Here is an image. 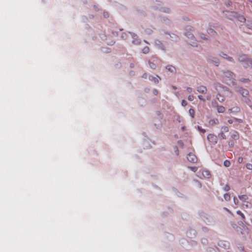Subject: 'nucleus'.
Masks as SVG:
<instances>
[{
	"label": "nucleus",
	"mask_w": 252,
	"mask_h": 252,
	"mask_svg": "<svg viewBox=\"0 0 252 252\" xmlns=\"http://www.w3.org/2000/svg\"><path fill=\"white\" fill-rule=\"evenodd\" d=\"M214 86L218 92L216 95L217 99L220 102H223L225 100V97L230 94V92L227 88L223 87L219 83H216Z\"/></svg>",
	"instance_id": "obj_1"
},
{
	"label": "nucleus",
	"mask_w": 252,
	"mask_h": 252,
	"mask_svg": "<svg viewBox=\"0 0 252 252\" xmlns=\"http://www.w3.org/2000/svg\"><path fill=\"white\" fill-rule=\"evenodd\" d=\"M238 60L242 63L243 67L245 68L249 67L248 63L250 62V59L245 54L240 55L238 57Z\"/></svg>",
	"instance_id": "obj_2"
},
{
	"label": "nucleus",
	"mask_w": 252,
	"mask_h": 252,
	"mask_svg": "<svg viewBox=\"0 0 252 252\" xmlns=\"http://www.w3.org/2000/svg\"><path fill=\"white\" fill-rule=\"evenodd\" d=\"M238 92H239L240 94H242V96L245 98V99L243 100L249 105H250L251 103V100L247 97L249 94V91L245 89L240 88L238 90Z\"/></svg>",
	"instance_id": "obj_3"
},
{
	"label": "nucleus",
	"mask_w": 252,
	"mask_h": 252,
	"mask_svg": "<svg viewBox=\"0 0 252 252\" xmlns=\"http://www.w3.org/2000/svg\"><path fill=\"white\" fill-rule=\"evenodd\" d=\"M186 35L189 38V40L188 41V43L193 46H197V43L196 41L194 39V35L189 32H187L186 33Z\"/></svg>",
	"instance_id": "obj_4"
},
{
	"label": "nucleus",
	"mask_w": 252,
	"mask_h": 252,
	"mask_svg": "<svg viewBox=\"0 0 252 252\" xmlns=\"http://www.w3.org/2000/svg\"><path fill=\"white\" fill-rule=\"evenodd\" d=\"M235 77V74L230 71H226L223 72V77L226 78H228L229 80H231V79H234V77ZM224 81L227 82V83H228L227 81L228 80L227 79H225Z\"/></svg>",
	"instance_id": "obj_5"
},
{
	"label": "nucleus",
	"mask_w": 252,
	"mask_h": 252,
	"mask_svg": "<svg viewBox=\"0 0 252 252\" xmlns=\"http://www.w3.org/2000/svg\"><path fill=\"white\" fill-rule=\"evenodd\" d=\"M188 160L192 163H195L197 161L196 156L193 153H189L187 156Z\"/></svg>",
	"instance_id": "obj_6"
},
{
	"label": "nucleus",
	"mask_w": 252,
	"mask_h": 252,
	"mask_svg": "<svg viewBox=\"0 0 252 252\" xmlns=\"http://www.w3.org/2000/svg\"><path fill=\"white\" fill-rule=\"evenodd\" d=\"M197 91L202 94H206L207 92V88L203 85L198 86L196 88Z\"/></svg>",
	"instance_id": "obj_7"
},
{
	"label": "nucleus",
	"mask_w": 252,
	"mask_h": 252,
	"mask_svg": "<svg viewBox=\"0 0 252 252\" xmlns=\"http://www.w3.org/2000/svg\"><path fill=\"white\" fill-rule=\"evenodd\" d=\"M228 130V127H222L221 132L219 134V136L222 139H226V136L224 135V132H227Z\"/></svg>",
	"instance_id": "obj_8"
},
{
	"label": "nucleus",
	"mask_w": 252,
	"mask_h": 252,
	"mask_svg": "<svg viewBox=\"0 0 252 252\" xmlns=\"http://www.w3.org/2000/svg\"><path fill=\"white\" fill-rule=\"evenodd\" d=\"M208 140L212 143L215 144L217 142V137L215 135L210 134L207 136Z\"/></svg>",
	"instance_id": "obj_9"
},
{
	"label": "nucleus",
	"mask_w": 252,
	"mask_h": 252,
	"mask_svg": "<svg viewBox=\"0 0 252 252\" xmlns=\"http://www.w3.org/2000/svg\"><path fill=\"white\" fill-rule=\"evenodd\" d=\"M242 122L243 120L242 119H237L235 118L228 120V123L229 124L238 125L239 124L242 123Z\"/></svg>",
	"instance_id": "obj_10"
},
{
	"label": "nucleus",
	"mask_w": 252,
	"mask_h": 252,
	"mask_svg": "<svg viewBox=\"0 0 252 252\" xmlns=\"http://www.w3.org/2000/svg\"><path fill=\"white\" fill-rule=\"evenodd\" d=\"M238 198L242 202L248 203V200L249 199L248 196L246 194H243L238 196Z\"/></svg>",
	"instance_id": "obj_11"
},
{
	"label": "nucleus",
	"mask_w": 252,
	"mask_h": 252,
	"mask_svg": "<svg viewBox=\"0 0 252 252\" xmlns=\"http://www.w3.org/2000/svg\"><path fill=\"white\" fill-rule=\"evenodd\" d=\"M149 79L150 81H154L155 83H158L159 82V80L160 79V77L158 76H157L156 77H154L152 76H149Z\"/></svg>",
	"instance_id": "obj_12"
},
{
	"label": "nucleus",
	"mask_w": 252,
	"mask_h": 252,
	"mask_svg": "<svg viewBox=\"0 0 252 252\" xmlns=\"http://www.w3.org/2000/svg\"><path fill=\"white\" fill-rule=\"evenodd\" d=\"M198 98L201 101L205 102L206 100H210L211 98V96L210 95L208 94L206 96V98L202 95H198Z\"/></svg>",
	"instance_id": "obj_13"
},
{
	"label": "nucleus",
	"mask_w": 252,
	"mask_h": 252,
	"mask_svg": "<svg viewBox=\"0 0 252 252\" xmlns=\"http://www.w3.org/2000/svg\"><path fill=\"white\" fill-rule=\"evenodd\" d=\"M202 176L206 178H209L211 177V174L210 172L207 170H203L202 171Z\"/></svg>",
	"instance_id": "obj_14"
},
{
	"label": "nucleus",
	"mask_w": 252,
	"mask_h": 252,
	"mask_svg": "<svg viewBox=\"0 0 252 252\" xmlns=\"http://www.w3.org/2000/svg\"><path fill=\"white\" fill-rule=\"evenodd\" d=\"M220 55L221 57H222L223 58H225V59H226L228 61L233 62V59L232 57H231L228 56L226 54H224L223 53H221L220 54Z\"/></svg>",
	"instance_id": "obj_15"
},
{
	"label": "nucleus",
	"mask_w": 252,
	"mask_h": 252,
	"mask_svg": "<svg viewBox=\"0 0 252 252\" xmlns=\"http://www.w3.org/2000/svg\"><path fill=\"white\" fill-rule=\"evenodd\" d=\"M240 109L238 106L234 107L231 109H228V111L229 113H238L240 112Z\"/></svg>",
	"instance_id": "obj_16"
},
{
	"label": "nucleus",
	"mask_w": 252,
	"mask_h": 252,
	"mask_svg": "<svg viewBox=\"0 0 252 252\" xmlns=\"http://www.w3.org/2000/svg\"><path fill=\"white\" fill-rule=\"evenodd\" d=\"M209 125L211 126L217 125L219 124V120L217 119H213L210 120Z\"/></svg>",
	"instance_id": "obj_17"
},
{
	"label": "nucleus",
	"mask_w": 252,
	"mask_h": 252,
	"mask_svg": "<svg viewBox=\"0 0 252 252\" xmlns=\"http://www.w3.org/2000/svg\"><path fill=\"white\" fill-rule=\"evenodd\" d=\"M225 108L224 106L221 105L217 106V111L219 113H223L225 111Z\"/></svg>",
	"instance_id": "obj_18"
},
{
	"label": "nucleus",
	"mask_w": 252,
	"mask_h": 252,
	"mask_svg": "<svg viewBox=\"0 0 252 252\" xmlns=\"http://www.w3.org/2000/svg\"><path fill=\"white\" fill-rule=\"evenodd\" d=\"M207 32L209 34L212 36H215L217 34L216 32L212 29H208Z\"/></svg>",
	"instance_id": "obj_19"
},
{
	"label": "nucleus",
	"mask_w": 252,
	"mask_h": 252,
	"mask_svg": "<svg viewBox=\"0 0 252 252\" xmlns=\"http://www.w3.org/2000/svg\"><path fill=\"white\" fill-rule=\"evenodd\" d=\"M166 69H168L171 72H174L175 71V68L172 65H167L166 66Z\"/></svg>",
	"instance_id": "obj_20"
},
{
	"label": "nucleus",
	"mask_w": 252,
	"mask_h": 252,
	"mask_svg": "<svg viewBox=\"0 0 252 252\" xmlns=\"http://www.w3.org/2000/svg\"><path fill=\"white\" fill-rule=\"evenodd\" d=\"M189 115L192 118H193L194 117L195 115V111L193 109L190 108L189 110Z\"/></svg>",
	"instance_id": "obj_21"
},
{
	"label": "nucleus",
	"mask_w": 252,
	"mask_h": 252,
	"mask_svg": "<svg viewBox=\"0 0 252 252\" xmlns=\"http://www.w3.org/2000/svg\"><path fill=\"white\" fill-rule=\"evenodd\" d=\"M224 198L226 201H228L231 199V196L229 193H225L224 194Z\"/></svg>",
	"instance_id": "obj_22"
},
{
	"label": "nucleus",
	"mask_w": 252,
	"mask_h": 252,
	"mask_svg": "<svg viewBox=\"0 0 252 252\" xmlns=\"http://www.w3.org/2000/svg\"><path fill=\"white\" fill-rule=\"evenodd\" d=\"M237 214L238 215H240V216H241V218H242V219L243 220H245V216H244V215L243 214V213H242L241 212V211H237Z\"/></svg>",
	"instance_id": "obj_23"
},
{
	"label": "nucleus",
	"mask_w": 252,
	"mask_h": 252,
	"mask_svg": "<svg viewBox=\"0 0 252 252\" xmlns=\"http://www.w3.org/2000/svg\"><path fill=\"white\" fill-rule=\"evenodd\" d=\"M231 137L235 139H237L239 138V135L238 132H235L234 134L231 135Z\"/></svg>",
	"instance_id": "obj_24"
},
{
	"label": "nucleus",
	"mask_w": 252,
	"mask_h": 252,
	"mask_svg": "<svg viewBox=\"0 0 252 252\" xmlns=\"http://www.w3.org/2000/svg\"><path fill=\"white\" fill-rule=\"evenodd\" d=\"M223 164L225 167H229L230 165V162L228 160H225L224 161Z\"/></svg>",
	"instance_id": "obj_25"
},
{
	"label": "nucleus",
	"mask_w": 252,
	"mask_h": 252,
	"mask_svg": "<svg viewBox=\"0 0 252 252\" xmlns=\"http://www.w3.org/2000/svg\"><path fill=\"white\" fill-rule=\"evenodd\" d=\"M149 48L148 47H145L143 49V52L144 53V54H147L149 52Z\"/></svg>",
	"instance_id": "obj_26"
},
{
	"label": "nucleus",
	"mask_w": 252,
	"mask_h": 252,
	"mask_svg": "<svg viewBox=\"0 0 252 252\" xmlns=\"http://www.w3.org/2000/svg\"><path fill=\"white\" fill-rule=\"evenodd\" d=\"M246 167L249 170H252V164L251 163H247Z\"/></svg>",
	"instance_id": "obj_27"
},
{
	"label": "nucleus",
	"mask_w": 252,
	"mask_h": 252,
	"mask_svg": "<svg viewBox=\"0 0 252 252\" xmlns=\"http://www.w3.org/2000/svg\"><path fill=\"white\" fill-rule=\"evenodd\" d=\"M189 169H190L191 170H192V171L193 172H196L197 170V167H196V166H191V167H189Z\"/></svg>",
	"instance_id": "obj_28"
},
{
	"label": "nucleus",
	"mask_w": 252,
	"mask_h": 252,
	"mask_svg": "<svg viewBox=\"0 0 252 252\" xmlns=\"http://www.w3.org/2000/svg\"><path fill=\"white\" fill-rule=\"evenodd\" d=\"M233 201L235 205H238L239 204V200L236 197L234 196L233 197Z\"/></svg>",
	"instance_id": "obj_29"
},
{
	"label": "nucleus",
	"mask_w": 252,
	"mask_h": 252,
	"mask_svg": "<svg viewBox=\"0 0 252 252\" xmlns=\"http://www.w3.org/2000/svg\"><path fill=\"white\" fill-rule=\"evenodd\" d=\"M149 64H150V66L151 68H152L153 69H155L156 68V65L155 63H151V62H149Z\"/></svg>",
	"instance_id": "obj_30"
},
{
	"label": "nucleus",
	"mask_w": 252,
	"mask_h": 252,
	"mask_svg": "<svg viewBox=\"0 0 252 252\" xmlns=\"http://www.w3.org/2000/svg\"><path fill=\"white\" fill-rule=\"evenodd\" d=\"M240 81L244 83H247V82H250V80L249 79H246V78H242V79H240Z\"/></svg>",
	"instance_id": "obj_31"
},
{
	"label": "nucleus",
	"mask_w": 252,
	"mask_h": 252,
	"mask_svg": "<svg viewBox=\"0 0 252 252\" xmlns=\"http://www.w3.org/2000/svg\"><path fill=\"white\" fill-rule=\"evenodd\" d=\"M187 104H188V103L186 100H185V99L182 100V106H186Z\"/></svg>",
	"instance_id": "obj_32"
},
{
	"label": "nucleus",
	"mask_w": 252,
	"mask_h": 252,
	"mask_svg": "<svg viewBox=\"0 0 252 252\" xmlns=\"http://www.w3.org/2000/svg\"><path fill=\"white\" fill-rule=\"evenodd\" d=\"M198 130L203 133H204L206 132V130L203 128H201V127H197Z\"/></svg>",
	"instance_id": "obj_33"
},
{
	"label": "nucleus",
	"mask_w": 252,
	"mask_h": 252,
	"mask_svg": "<svg viewBox=\"0 0 252 252\" xmlns=\"http://www.w3.org/2000/svg\"><path fill=\"white\" fill-rule=\"evenodd\" d=\"M188 100L189 101H192L194 99V96L192 95H189L188 96Z\"/></svg>",
	"instance_id": "obj_34"
},
{
	"label": "nucleus",
	"mask_w": 252,
	"mask_h": 252,
	"mask_svg": "<svg viewBox=\"0 0 252 252\" xmlns=\"http://www.w3.org/2000/svg\"><path fill=\"white\" fill-rule=\"evenodd\" d=\"M230 187L227 185H226L224 187V190H225V191H228L230 189Z\"/></svg>",
	"instance_id": "obj_35"
},
{
	"label": "nucleus",
	"mask_w": 252,
	"mask_h": 252,
	"mask_svg": "<svg viewBox=\"0 0 252 252\" xmlns=\"http://www.w3.org/2000/svg\"><path fill=\"white\" fill-rule=\"evenodd\" d=\"M243 206H245L246 208H248L250 207L251 203L249 202H248V203H246V204H243Z\"/></svg>",
	"instance_id": "obj_36"
},
{
	"label": "nucleus",
	"mask_w": 252,
	"mask_h": 252,
	"mask_svg": "<svg viewBox=\"0 0 252 252\" xmlns=\"http://www.w3.org/2000/svg\"><path fill=\"white\" fill-rule=\"evenodd\" d=\"M207 252H215V250L213 248H209L207 250Z\"/></svg>",
	"instance_id": "obj_37"
},
{
	"label": "nucleus",
	"mask_w": 252,
	"mask_h": 252,
	"mask_svg": "<svg viewBox=\"0 0 252 252\" xmlns=\"http://www.w3.org/2000/svg\"><path fill=\"white\" fill-rule=\"evenodd\" d=\"M243 161V158L242 157H239L238 159L239 163H242Z\"/></svg>",
	"instance_id": "obj_38"
},
{
	"label": "nucleus",
	"mask_w": 252,
	"mask_h": 252,
	"mask_svg": "<svg viewBox=\"0 0 252 252\" xmlns=\"http://www.w3.org/2000/svg\"><path fill=\"white\" fill-rule=\"evenodd\" d=\"M187 91L189 92V93H191L192 91V89L190 87H188L187 88Z\"/></svg>",
	"instance_id": "obj_39"
},
{
	"label": "nucleus",
	"mask_w": 252,
	"mask_h": 252,
	"mask_svg": "<svg viewBox=\"0 0 252 252\" xmlns=\"http://www.w3.org/2000/svg\"><path fill=\"white\" fill-rule=\"evenodd\" d=\"M224 209L228 213H229L230 214H231V215H233L232 213L227 208H224Z\"/></svg>",
	"instance_id": "obj_40"
},
{
	"label": "nucleus",
	"mask_w": 252,
	"mask_h": 252,
	"mask_svg": "<svg viewBox=\"0 0 252 252\" xmlns=\"http://www.w3.org/2000/svg\"><path fill=\"white\" fill-rule=\"evenodd\" d=\"M200 37L203 39H207L208 38L206 37L203 34H201L200 35Z\"/></svg>",
	"instance_id": "obj_41"
},
{
	"label": "nucleus",
	"mask_w": 252,
	"mask_h": 252,
	"mask_svg": "<svg viewBox=\"0 0 252 252\" xmlns=\"http://www.w3.org/2000/svg\"><path fill=\"white\" fill-rule=\"evenodd\" d=\"M153 93L155 95H157L158 94V91L157 90H154Z\"/></svg>",
	"instance_id": "obj_42"
},
{
	"label": "nucleus",
	"mask_w": 252,
	"mask_h": 252,
	"mask_svg": "<svg viewBox=\"0 0 252 252\" xmlns=\"http://www.w3.org/2000/svg\"><path fill=\"white\" fill-rule=\"evenodd\" d=\"M248 64L249 65V67H251L252 68V60L250 59V62L248 63Z\"/></svg>",
	"instance_id": "obj_43"
},
{
	"label": "nucleus",
	"mask_w": 252,
	"mask_h": 252,
	"mask_svg": "<svg viewBox=\"0 0 252 252\" xmlns=\"http://www.w3.org/2000/svg\"><path fill=\"white\" fill-rule=\"evenodd\" d=\"M147 76H148V75H147V73H144V74H143V75L142 76V77L143 78H145V79H146V78H147Z\"/></svg>",
	"instance_id": "obj_44"
},
{
	"label": "nucleus",
	"mask_w": 252,
	"mask_h": 252,
	"mask_svg": "<svg viewBox=\"0 0 252 252\" xmlns=\"http://www.w3.org/2000/svg\"><path fill=\"white\" fill-rule=\"evenodd\" d=\"M104 16L106 17L108 16V12H104Z\"/></svg>",
	"instance_id": "obj_45"
},
{
	"label": "nucleus",
	"mask_w": 252,
	"mask_h": 252,
	"mask_svg": "<svg viewBox=\"0 0 252 252\" xmlns=\"http://www.w3.org/2000/svg\"><path fill=\"white\" fill-rule=\"evenodd\" d=\"M241 22H244V21H245L246 19L244 17H242L241 20H240Z\"/></svg>",
	"instance_id": "obj_46"
},
{
	"label": "nucleus",
	"mask_w": 252,
	"mask_h": 252,
	"mask_svg": "<svg viewBox=\"0 0 252 252\" xmlns=\"http://www.w3.org/2000/svg\"><path fill=\"white\" fill-rule=\"evenodd\" d=\"M215 64H216V66H218L219 65V62H218V61L217 62H215Z\"/></svg>",
	"instance_id": "obj_47"
},
{
	"label": "nucleus",
	"mask_w": 252,
	"mask_h": 252,
	"mask_svg": "<svg viewBox=\"0 0 252 252\" xmlns=\"http://www.w3.org/2000/svg\"><path fill=\"white\" fill-rule=\"evenodd\" d=\"M229 145H230V146H233L234 144H233V143H229Z\"/></svg>",
	"instance_id": "obj_48"
},
{
	"label": "nucleus",
	"mask_w": 252,
	"mask_h": 252,
	"mask_svg": "<svg viewBox=\"0 0 252 252\" xmlns=\"http://www.w3.org/2000/svg\"><path fill=\"white\" fill-rule=\"evenodd\" d=\"M248 1L251 3H252V0H248Z\"/></svg>",
	"instance_id": "obj_49"
},
{
	"label": "nucleus",
	"mask_w": 252,
	"mask_h": 252,
	"mask_svg": "<svg viewBox=\"0 0 252 252\" xmlns=\"http://www.w3.org/2000/svg\"><path fill=\"white\" fill-rule=\"evenodd\" d=\"M191 231V230H190L189 231H188V232H187V235H189V232L190 231Z\"/></svg>",
	"instance_id": "obj_50"
},
{
	"label": "nucleus",
	"mask_w": 252,
	"mask_h": 252,
	"mask_svg": "<svg viewBox=\"0 0 252 252\" xmlns=\"http://www.w3.org/2000/svg\"><path fill=\"white\" fill-rule=\"evenodd\" d=\"M185 129V127H182V130H184Z\"/></svg>",
	"instance_id": "obj_51"
},
{
	"label": "nucleus",
	"mask_w": 252,
	"mask_h": 252,
	"mask_svg": "<svg viewBox=\"0 0 252 252\" xmlns=\"http://www.w3.org/2000/svg\"><path fill=\"white\" fill-rule=\"evenodd\" d=\"M198 184H199V187H201V184L200 183H198Z\"/></svg>",
	"instance_id": "obj_52"
},
{
	"label": "nucleus",
	"mask_w": 252,
	"mask_h": 252,
	"mask_svg": "<svg viewBox=\"0 0 252 252\" xmlns=\"http://www.w3.org/2000/svg\"><path fill=\"white\" fill-rule=\"evenodd\" d=\"M182 143V142H181V141H178V143H179V144H180V143Z\"/></svg>",
	"instance_id": "obj_53"
},
{
	"label": "nucleus",
	"mask_w": 252,
	"mask_h": 252,
	"mask_svg": "<svg viewBox=\"0 0 252 252\" xmlns=\"http://www.w3.org/2000/svg\"><path fill=\"white\" fill-rule=\"evenodd\" d=\"M231 82H232V83H234V82H233V80H232V81H231Z\"/></svg>",
	"instance_id": "obj_54"
},
{
	"label": "nucleus",
	"mask_w": 252,
	"mask_h": 252,
	"mask_svg": "<svg viewBox=\"0 0 252 252\" xmlns=\"http://www.w3.org/2000/svg\"><path fill=\"white\" fill-rule=\"evenodd\" d=\"M192 231H193V232H194V230H192ZM193 234L194 235V234H195V233H193Z\"/></svg>",
	"instance_id": "obj_55"
}]
</instances>
